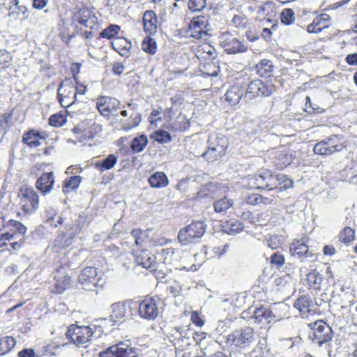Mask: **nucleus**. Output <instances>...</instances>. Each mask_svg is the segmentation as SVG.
<instances>
[{
	"instance_id": "1",
	"label": "nucleus",
	"mask_w": 357,
	"mask_h": 357,
	"mask_svg": "<svg viewBox=\"0 0 357 357\" xmlns=\"http://www.w3.org/2000/svg\"><path fill=\"white\" fill-rule=\"evenodd\" d=\"M252 307L254 310L250 318L255 324L265 325L289 317V306L285 304L280 303L273 310L260 303L253 304Z\"/></svg>"
},
{
	"instance_id": "2",
	"label": "nucleus",
	"mask_w": 357,
	"mask_h": 357,
	"mask_svg": "<svg viewBox=\"0 0 357 357\" xmlns=\"http://www.w3.org/2000/svg\"><path fill=\"white\" fill-rule=\"evenodd\" d=\"M103 328L97 324L89 326L71 325L66 332V336L77 346L84 344L92 338H98L103 333Z\"/></svg>"
},
{
	"instance_id": "3",
	"label": "nucleus",
	"mask_w": 357,
	"mask_h": 357,
	"mask_svg": "<svg viewBox=\"0 0 357 357\" xmlns=\"http://www.w3.org/2000/svg\"><path fill=\"white\" fill-rule=\"evenodd\" d=\"M348 142L341 135H332L317 142L313 149L315 154L329 155L345 149Z\"/></svg>"
},
{
	"instance_id": "4",
	"label": "nucleus",
	"mask_w": 357,
	"mask_h": 357,
	"mask_svg": "<svg viewBox=\"0 0 357 357\" xmlns=\"http://www.w3.org/2000/svg\"><path fill=\"white\" fill-rule=\"evenodd\" d=\"M20 205L26 214L34 213L39 206V196L31 187L22 186L18 194Z\"/></svg>"
},
{
	"instance_id": "5",
	"label": "nucleus",
	"mask_w": 357,
	"mask_h": 357,
	"mask_svg": "<svg viewBox=\"0 0 357 357\" xmlns=\"http://www.w3.org/2000/svg\"><path fill=\"white\" fill-rule=\"evenodd\" d=\"M273 173L269 170L257 172L247 178V187L250 190L271 191Z\"/></svg>"
},
{
	"instance_id": "6",
	"label": "nucleus",
	"mask_w": 357,
	"mask_h": 357,
	"mask_svg": "<svg viewBox=\"0 0 357 357\" xmlns=\"http://www.w3.org/2000/svg\"><path fill=\"white\" fill-rule=\"evenodd\" d=\"M311 328L312 331L310 337L314 343L322 345L332 340V328L324 320L319 319L314 321L312 324Z\"/></svg>"
},
{
	"instance_id": "7",
	"label": "nucleus",
	"mask_w": 357,
	"mask_h": 357,
	"mask_svg": "<svg viewBox=\"0 0 357 357\" xmlns=\"http://www.w3.org/2000/svg\"><path fill=\"white\" fill-rule=\"evenodd\" d=\"M204 232V223L201 221L195 222L180 230L178 239L183 245H187L201 238Z\"/></svg>"
},
{
	"instance_id": "8",
	"label": "nucleus",
	"mask_w": 357,
	"mask_h": 357,
	"mask_svg": "<svg viewBox=\"0 0 357 357\" xmlns=\"http://www.w3.org/2000/svg\"><path fill=\"white\" fill-rule=\"evenodd\" d=\"M295 158L291 151L286 148L275 149L270 153V162L278 170H282L291 165Z\"/></svg>"
},
{
	"instance_id": "9",
	"label": "nucleus",
	"mask_w": 357,
	"mask_h": 357,
	"mask_svg": "<svg viewBox=\"0 0 357 357\" xmlns=\"http://www.w3.org/2000/svg\"><path fill=\"white\" fill-rule=\"evenodd\" d=\"M57 96L61 105L63 107H68L75 102V86L70 79H66L61 82L58 89Z\"/></svg>"
},
{
	"instance_id": "10",
	"label": "nucleus",
	"mask_w": 357,
	"mask_h": 357,
	"mask_svg": "<svg viewBox=\"0 0 357 357\" xmlns=\"http://www.w3.org/2000/svg\"><path fill=\"white\" fill-rule=\"evenodd\" d=\"M190 326H176L169 332V338L176 349H183L190 344Z\"/></svg>"
},
{
	"instance_id": "11",
	"label": "nucleus",
	"mask_w": 357,
	"mask_h": 357,
	"mask_svg": "<svg viewBox=\"0 0 357 357\" xmlns=\"http://www.w3.org/2000/svg\"><path fill=\"white\" fill-rule=\"evenodd\" d=\"M81 287L86 291H96L100 277L97 269L92 266L84 268L78 277Z\"/></svg>"
},
{
	"instance_id": "12",
	"label": "nucleus",
	"mask_w": 357,
	"mask_h": 357,
	"mask_svg": "<svg viewBox=\"0 0 357 357\" xmlns=\"http://www.w3.org/2000/svg\"><path fill=\"white\" fill-rule=\"evenodd\" d=\"M208 24L207 18L203 15L193 17L189 24L188 34L196 39H206Z\"/></svg>"
},
{
	"instance_id": "13",
	"label": "nucleus",
	"mask_w": 357,
	"mask_h": 357,
	"mask_svg": "<svg viewBox=\"0 0 357 357\" xmlns=\"http://www.w3.org/2000/svg\"><path fill=\"white\" fill-rule=\"evenodd\" d=\"M158 301L153 298H146L138 307L139 317L146 320H155L159 314Z\"/></svg>"
},
{
	"instance_id": "14",
	"label": "nucleus",
	"mask_w": 357,
	"mask_h": 357,
	"mask_svg": "<svg viewBox=\"0 0 357 357\" xmlns=\"http://www.w3.org/2000/svg\"><path fill=\"white\" fill-rule=\"evenodd\" d=\"M208 142V150L202 154V156L207 160L213 162L225 155L227 144L223 138L217 137L215 139V142L211 140H209Z\"/></svg>"
},
{
	"instance_id": "15",
	"label": "nucleus",
	"mask_w": 357,
	"mask_h": 357,
	"mask_svg": "<svg viewBox=\"0 0 357 357\" xmlns=\"http://www.w3.org/2000/svg\"><path fill=\"white\" fill-rule=\"evenodd\" d=\"M307 238L294 239L289 245V253L291 257L298 258L312 257L314 255L309 250Z\"/></svg>"
},
{
	"instance_id": "16",
	"label": "nucleus",
	"mask_w": 357,
	"mask_h": 357,
	"mask_svg": "<svg viewBox=\"0 0 357 357\" xmlns=\"http://www.w3.org/2000/svg\"><path fill=\"white\" fill-rule=\"evenodd\" d=\"M120 102L107 96H101L97 99L96 107L101 115L109 117V115L119 109Z\"/></svg>"
},
{
	"instance_id": "17",
	"label": "nucleus",
	"mask_w": 357,
	"mask_h": 357,
	"mask_svg": "<svg viewBox=\"0 0 357 357\" xmlns=\"http://www.w3.org/2000/svg\"><path fill=\"white\" fill-rule=\"evenodd\" d=\"M220 43L229 54H236L243 51L242 43L229 33H222L220 36Z\"/></svg>"
},
{
	"instance_id": "18",
	"label": "nucleus",
	"mask_w": 357,
	"mask_h": 357,
	"mask_svg": "<svg viewBox=\"0 0 357 357\" xmlns=\"http://www.w3.org/2000/svg\"><path fill=\"white\" fill-rule=\"evenodd\" d=\"M330 25V15L327 13H321L313 18L312 22L307 26L306 31L309 33H319Z\"/></svg>"
},
{
	"instance_id": "19",
	"label": "nucleus",
	"mask_w": 357,
	"mask_h": 357,
	"mask_svg": "<svg viewBox=\"0 0 357 357\" xmlns=\"http://www.w3.org/2000/svg\"><path fill=\"white\" fill-rule=\"evenodd\" d=\"M272 92L271 86L265 84L260 79H255L250 82L247 86V93H248L252 98L269 96Z\"/></svg>"
},
{
	"instance_id": "20",
	"label": "nucleus",
	"mask_w": 357,
	"mask_h": 357,
	"mask_svg": "<svg viewBox=\"0 0 357 357\" xmlns=\"http://www.w3.org/2000/svg\"><path fill=\"white\" fill-rule=\"evenodd\" d=\"M132 254L135 257V263L144 268H150L154 266L155 257L147 250L132 249Z\"/></svg>"
},
{
	"instance_id": "21",
	"label": "nucleus",
	"mask_w": 357,
	"mask_h": 357,
	"mask_svg": "<svg viewBox=\"0 0 357 357\" xmlns=\"http://www.w3.org/2000/svg\"><path fill=\"white\" fill-rule=\"evenodd\" d=\"M79 232V229L76 226L75 227H70L66 232L59 235L54 241V248L55 250L59 251L60 249L71 245L74 236L78 234Z\"/></svg>"
},
{
	"instance_id": "22",
	"label": "nucleus",
	"mask_w": 357,
	"mask_h": 357,
	"mask_svg": "<svg viewBox=\"0 0 357 357\" xmlns=\"http://www.w3.org/2000/svg\"><path fill=\"white\" fill-rule=\"evenodd\" d=\"M271 183L273 185L271 186V191L275 190L280 192L292 188L294 182L284 174H273Z\"/></svg>"
},
{
	"instance_id": "23",
	"label": "nucleus",
	"mask_w": 357,
	"mask_h": 357,
	"mask_svg": "<svg viewBox=\"0 0 357 357\" xmlns=\"http://www.w3.org/2000/svg\"><path fill=\"white\" fill-rule=\"evenodd\" d=\"M144 31L149 35H153L158 29V17L153 10H146L143 15Z\"/></svg>"
},
{
	"instance_id": "24",
	"label": "nucleus",
	"mask_w": 357,
	"mask_h": 357,
	"mask_svg": "<svg viewBox=\"0 0 357 357\" xmlns=\"http://www.w3.org/2000/svg\"><path fill=\"white\" fill-rule=\"evenodd\" d=\"M54 184V173L52 172L43 174L38 178L36 186L43 194L51 192Z\"/></svg>"
},
{
	"instance_id": "25",
	"label": "nucleus",
	"mask_w": 357,
	"mask_h": 357,
	"mask_svg": "<svg viewBox=\"0 0 357 357\" xmlns=\"http://www.w3.org/2000/svg\"><path fill=\"white\" fill-rule=\"evenodd\" d=\"M294 307L303 315H307L314 312L312 299L307 296H301L294 302Z\"/></svg>"
},
{
	"instance_id": "26",
	"label": "nucleus",
	"mask_w": 357,
	"mask_h": 357,
	"mask_svg": "<svg viewBox=\"0 0 357 357\" xmlns=\"http://www.w3.org/2000/svg\"><path fill=\"white\" fill-rule=\"evenodd\" d=\"M127 303L118 302L111 305L110 319L114 323H122L125 321L127 312Z\"/></svg>"
},
{
	"instance_id": "27",
	"label": "nucleus",
	"mask_w": 357,
	"mask_h": 357,
	"mask_svg": "<svg viewBox=\"0 0 357 357\" xmlns=\"http://www.w3.org/2000/svg\"><path fill=\"white\" fill-rule=\"evenodd\" d=\"M324 278L316 269L311 270L307 273L305 282L307 288L311 290L319 291L321 287Z\"/></svg>"
},
{
	"instance_id": "28",
	"label": "nucleus",
	"mask_w": 357,
	"mask_h": 357,
	"mask_svg": "<svg viewBox=\"0 0 357 357\" xmlns=\"http://www.w3.org/2000/svg\"><path fill=\"white\" fill-rule=\"evenodd\" d=\"M274 66L272 61L266 59L260 60L255 66L256 73L261 77L268 78L272 76Z\"/></svg>"
},
{
	"instance_id": "29",
	"label": "nucleus",
	"mask_w": 357,
	"mask_h": 357,
	"mask_svg": "<svg viewBox=\"0 0 357 357\" xmlns=\"http://www.w3.org/2000/svg\"><path fill=\"white\" fill-rule=\"evenodd\" d=\"M54 278L56 280L55 287L56 291L58 293L62 294L70 286V278L66 275L65 268L60 267Z\"/></svg>"
},
{
	"instance_id": "30",
	"label": "nucleus",
	"mask_w": 357,
	"mask_h": 357,
	"mask_svg": "<svg viewBox=\"0 0 357 357\" xmlns=\"http://www.w3.org/2000/svg\"><path fill=\"white\" fill-rule=\"evenodd\" d=\"M45 136L38 131L31 130L23 135L22 141L30 147H36L40 144V139H44Z\"/></svg>"
},
{
	"instance_id": "31",
	"label": "nucleus",
	"mask_w": 357,
	"mask_h": 357,
	"mask_svg": "<svg viewBox=\"0 0 357 357\" xmlns=\"http://www.w3.org/2000/svg\"><path fill=\"white\" fill-rule=\"evenodd\" d=\"M233 205V200L225 197L213 202V208L219 214H225L232 208Z\"/></svg>"
},
{
	"instance_id": "32",
	"label": "nucleus",
	"mask_w": 357,
	"mask_h": 357,
	"mask_svg": "<svg viewBox=\"0 0 357 357\" xmlns=\"http://www.w3.org/2000/svg\"><path fill=\"white\" fill-rule=\"evenodd\" d=\"M116 357H138L137 350L126 342L116 344Z\"/></svg>"
},
{
	"instance_id": "33",
	"label": "nucleus",
	"mask_w": 357,
	"mask_h": 357,
	"mask_svg": "<svg viewBox=\"0 0 357 357\" xmlns=\"http://www.w3.org/2000/svg\"><path fill=\"white\" fill-rule=\"evenodd\" d=\"M149 182L153 188H162L168 185V179L163 172H155L149 178Z\"/></svg>"
},
{
	"instance_id": "34",
	"label": "nucleus",
	"mask_w": 357,
	"mask_h": 357,
	"mask_svg": "<svg viewBox=\"0 0 357 357\" xmlns=\"http://www.w3.org/2000/svg\"><path fill=\"white\" fill-rule=\"evenodd\" d=\"M112 45L121 55H126L132 47V44L125 38H116L112 42Z\"/></svg>"
},
{
	"instance_id": "35",
	"label": "nucleus",
	"mask_w": 357,
	"mask_h": 357,
	"mask_svg": "<svg viewBox=\"0 0 357 357\" xmlns=\"http://www.w3.org/2000/svg\"><path fill=\"white\" fill-rule=\"evenodd\" d=\"M257 13L262 14L264 17H271L275 15L276 6L275 3L271 1H266L262 6L257 8Z\"/></svg>"
},
{
	"instance_id": "36",
	"label": "nucleus",
	"mask_w": 357,
	"mask_h": 357,
	"mask_svg": "<svg viewBox=\"0 0 357 357\" xmlns=\"http://www.w3.org/2000/svg\"><path fill=\"white\" fill-rule=\"evenodd\" d=\"M338 238L341 243L349 244L355 239V230L350 227H345L340 231Z\"/></svg>"
},
{
	"instance_id": "37",
	"label": "nucleus",
	"mask_w": 357,
	"mask_h": 357,
	"mask_svg": "<svg viewBox=\"0 0 357 357\" xmlns=\"http://www.w3.org/2000/svg\"><path fill=\"white\" fill-rule=\"evenodd\" d=\"M81 177L79 176H71L66 178L63 182V192L68 193L79 187L81 182Z\"/></svg>"
},
{
	"instance_id": "38",
	"label": "nucleus",
	"mask_w": 357,
	"mask_h": 357,
	"mask_svg": "<svg viewBox=\"0 0 357 357\" xmlns=\"http://www.w3.org/2000/svg\"><path fill=\"white\" fill-rule=\"evenodd\" d=\"M16 341L13 337H3L0 339V356L9 352L15 345Z\"/></svg>"
},
{
	"instance_id": "39",
	"label": "nucleus",
	"mask_w": 357,
	"mask_h": 357,
	"mask_svg": "<svg viewBox=\"0 0 357 357\" xmlns=\"http://www.w3.org/2000/svg\"><path fill=\"white\" fill-rule=\"evenodd\" d=\"M272 199L267 197H263L260 194L253 193L247 196V203L252 205L263 204H271Z\"/></svg>"
},
{
	"instance_id": "40",
	"label": "nucleus",
	"mask_w": 357,
	"mask_h": 357,
	"mask_svg": "<svg viewBox=\"0 0 357 357\" xmlns=\"http://www.w3.org/2000/svg\"><path fill=\"white\" fill-rule=\"evenodd\" d=\"M148 143L147 137L145 135H141L135 137L131 143V149L133 151L139 153L144 150Z\"/></svg>"
},
{
	"instance_id": "41",
	"label": "nucleus",
	"mask_w": 357,
	"mask_h": 357,
	"mask_svg": "<svg viewBox=\"0 0 357 357\" xmlns=\"http://www.w3.org/2000/svg\"><path fill=\"white\" fill-rule=\"evenodd\" d=\"M282 24L291 25L295 21V13L291 8H284L280 15Z\"/></svg>"
},
{
	"instance_id": "42",
	"label": "nucleus",
	"mask_w": 357,
	"mask_h": 357,
	"mask_svg": "<svg viewBox=\"0 0 357 357\" xmlns=\"http://www.w3.org/2000/svg\"><path fill=\"white\" fill-rule=\"evenodd\" d=\"M151 35L146 36L142 41V49L146 53L154 54L157 50V44L155 40L150 37Z\"/></svg>"
},
{
	"instance_id": "43",
	"label": "nucleus",
	"mask_w": 357,
	"mask_h": 357,
	"mask_svg": "<svg viewBox=\"0 0 357 357\" xmlns=\"http://www.w3.org/2000/svg\"><path fill=\"white\" fill-rule=\"evenodd\" d=\"M239 90L238 87L233 86L230 89H229L225 95V100L229 102L231 105H236L237 104L241 97V95L239 94Z\"/></svg>"
},
{
	"instance_id": "44",
	"label": "nucleus",
	"mask_w": 357,
	"mask_h": 357,
	"mask_svg": "<svg viewBox=\"0 0 357 357\" xmlns=\"http://www.w3.org/2000/svg\"><path fill=\"white\" fill-rule=\"evenodd\" d=\"M131 235L135 239V244L137 246H142L145 243V238L148 237L147 231H144L139 229H133Z\"/></svg>"
},
{
	"instance_id": "45",
	"label": "nucleus",
	"mask_w": 357,
	"mask_h": 357,
	"mask_svg": "<svg viewBox=\"0 0 357 357\" xmlns=\"http://www.w3.org/2000/svg\"><path fill=\"white\" fill-rule=\"evenodd\" d=\"M201 71L204 75L215 77L218 75L220 68L213 62L210 61L203 66Z\"/></svg>"
},
{
	"instance_id": "46",
	"label": "nucleus",
	"mask_w": 357,
	"mask_h": 357,
	"mask_svg": "<svg viewBox=\"0 0 357 357\" xmlns=\"http://www.w3.org/2000/svg\"><path fill=\"white\" fill-rule=\"evenodd\" d=\"M6 227H9L10 230H13V231L17 232L20 234H24L26 231V227L20 222L15 220H9L6 222Z\"/></svg>"
},
{
	"instance_id": "47",
	"label": "nucleus",
	"mask_w": 357,
	"mask_h": 357,
	"mask_svg": "<svg viewBox=\"0 0 357 357\" xmlns=\"http://www.w3.org/2000/svg\"><path fill=\"white\" fill-rule=\"evenodd\" d=\"M117 162V158L115 155H109L102 162H98L96 165L100 167V169H110L112 168Z\"/></svg>"
},
{
	"instance_id": "48",
	"label": "nucleus",
	"mask_w": 357,
	"mask_h": 357,
	"mask_svg": "<svg viewBox=\"0 0 357 357\" xmlns=\"http://www.w3.org/2000/svg\"><path fill=\"white\" fill-rule=\"evenodd\" d=\"M119 30L120 27L118 25H110L102 30L100 35L104 38L111 39L119 33Z\"/></svg>"
},
{
	"instance_id": "49",
	"label": "nucleus",
	"mask_w": 357,
	"mask_h": 357,
	"mask_svg": "<svg viewBox=\"0 0 357 357\" xmlns=\"http://www.w3.org/2000/svg\"><path fill=\"white\" fill-rule=\"evenodd\" d=\"M90 17L91 11L86 8H82L77 14L76 18L80 24L87 26V23Z\"/></svg>"
},
{
	"instance_id": "50",
	"label": "nucleus",
	"mask_w": 357,
	"mask_h": 357,
	"mask_svg": "<svg viewBox=\"0 0 357 357\" xmlns=\"http://www.w3.org/2000/svg\"><path fill=\"white\" fill-rule=\"evenodd\" d=\"M153 138L160 143H167L172 140L171 135L167 131L158 130L153 134Z\"/></svg>"
},
{
	"instance_id": "51",
	"label": "nucleus",
	"mask_w": 357,
	"mask_h": 357,
	"mask_svg": "<svg viewBox=\"0 0 357 357\" xmlns=\"http://www.w3.org/2000/svg\"><path fill=\"white\" fill-rule=\"evenodd\" d=\"M270 263L271 265L276 266L280 268L285 263L284 256L280 252L273 253L270 257Z\"/></svg>"
},
{
	"instance_id": "52",
	"label": "nucleus",
	"mask_w": 357,
	"mask_h": 357,
	"mask_svg": "<svg viewBox=\"0 0 357 357\" xmlns=\"http://www.w3.org/2000/svg\"><path fill=\"white\" fill-rule=\"evenodd\" d=\"M175 285H171L168 287V291L174 296H177L181 294L182 291L184 289H189L190 287L184 284H180L179 281H176Z\"/></svg>"
},
{
	"instance_id": "53",
	"label": "nucleus",
	"mask_w": 357,
	"mask_h": 357,
	"mask_svg": "<svg viewBox=\"0 0 357 357\" xmlns=\"http://www.w3.org/2000/svg\"><path fill=\"white\" fill-rule=\"evenodd\" d=\"M206 0H190L188 8L192 12H199L206 7Z\"/></svg>"
},
{
	"instance_id": "54",
	"label": "nucleus",
	"mask_w": 357,
	"mask_h": 357,
	"mask_svg": "<svg viewBox=\"0 0 357 357\" xmlns=\"http://www.w3.org/2000/svg\"><path fill=\"white\" fill-rule=\"evenodd\" d=\"M305 111L309 114H319L322 109L319 107H314L311 101L310 97L305 98Z\"/></svg>"
},
{
	"instance_id": "55",
	"label": "nucleus",
	"mask_w": 357,
	"mask_h": 357,
	"mask_svg": "<svg viewBox=\"0 0 357 357\" xmlns=\"http://www.w3.org/2000/svg\"><path fill=\"white\" fill-rule=\"evenodd\" d=\"M12 58L10 52L7 51H0V66L2 68H7L12 61Z\"/></svg>"
},
{
	"instance_id": "56",
	"label": "nucleus",
	"mask_w": 357,
	"mask_h": 357,
	"mask_svg": "<svg viewBox=\"0 0 357 357\" xmlns=\"http://www.w3.org/2000/svg\"><path fill=\"white\" fill-rule=\"evenodd\" d=\"M66 123L64 116L59 114H54L50 117L49 123L55 127H61Z\"/></svg>"
},
{
	"instance_id": "57",
	"label": "nucleus",
	"mask_w": 357,
	"mask_h": 357,
	"mask_svg": "<svg viewBox=\"0 0 357 357\" xmlns=\"http://www.w3.org/2000/svg\"><path fill=\"white\" fill-rule=\"evenodd\" d=\"M229 229L227 230L225 228V231L231 234L238 233L243 228V223L238 221H231V222L229 223Z\"/></svg>"
},
{
	"instance_id": "58",
	"label": "nucleus",
	"mask_w": 357,
	"mask_h": 357,
	"mask_svg": "<svg viewBox=\"0 0 357 357\" xmlns=\"http://www.w3.org/2000/svg\"><path fill=\"white\" fill-rule=\"evenodd\" d=\"M116 344L108 347L106 350L99 353L100 357H116Z\"/></svg>"
},
{
	"instance_id": "59",
	"label": "nucleus",
	"mask_w": 357,
	"mask_h": 357,
	"mask_svg": "<svg viewBox=\"0 0 357 357\" xmlns=\"http://www.w3.org/2000/svg\"><path fill=\"white\" fill-rule=\"evenodd\" d=\"M50 0H32V6L34 9L41 10L47 7Z\"/></svg>"
},
{
	"instance_id": "60",
	"label": "nucleus",
	"mask_w": 357,
	"mask_h": 357,
	"mask_svg": "<svg viewBox=\"0 0 357 357\" xmlns=\"http://www.w3.org/2000/svg\"><path fill=\"white\" fill-rule=\"evenodd\" d=\"M190 319L192 322L197 326L202 327L204 324V320L199 317V314L196 311L192 312Z\"/></svg>"
},
{
	"instance_id": "61",
	"label": "nucleus",
	"mask_w": 357,
	"mask_h": 357,
	"mask_svg": "<svg viewBox=\"0 0 357 357\" xmlns=\"http://www.w3.org/2000/svg\"><path fill=\"white\" fill-rule=\"evenodd\" d=\"M268 246L272 250H276L280 247V242L278 236H270L267 240Z\"/></svg>"
},
{
	"instance_id": "62",
	"label": "nucleus",
	"mask_w": 357,
	"mask_h": 357,
	"mask_svg": "<svg viewBox=\"0 0 357 357\" xmlns=\"http://www.w3.org/2000/svg\"><path fill=\"white\" fill-rule=\"evenodd\" d=\"M229 245L227 244H225L222 248L221 247H215L213 249V251L215 255L218 258H220L225 252H227L228 250Z\"/></svg>"
},
{
	"instance_id": "63",
	"label": "nucleus",
	"mask_w": 357,
	"mask_h": 357,
	"mask_svg": "<svg viewBox=\"0 0 357 357\" xmlns=\"http://www.w3.org/2000/svg\"><path fill=\"white\" fill-rule=\"evenodd\" d=\"M229 245L227 244H225L222 248L221 247H215L213 249V251L215 255L218 258H220L225 252H227L228 250Z\"/></svg>"
},
{
	"instance_id": "64",
	"label": "nucleus",
	"mask_w": 357,
	"mask_h": 357,
	"mask_svg": "<svg viewBox=\"0 0 357 357\" xmlns=\"http://www.w3.org/2000/svg\"><path fill=\"white\" fill-rule=\"evenodd\" d=\"M346 61L349 65H357V53L348 54L346 57Z\"/></svg>"
}]
</instances>
